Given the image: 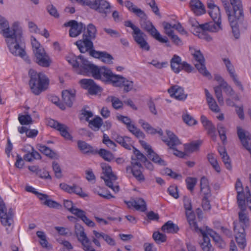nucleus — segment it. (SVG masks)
Segmentation results:
<instances>
[{
    "label": "nucleus",
    "instance_id": "1",
    "mask_svg": "<svg viewBox=\"0 0 251 251\" xmlns=\"http://www.w3.org/2000/svg\"><path fill=\"white\" fill-rule=\"evenodd\" d=\"M1 30L10 52L15 56L29 61L25 50L23 30L19 23L15 22L10 27L7 20L1 17Z\"/></svg>",
    "mask_w": 251,
    "mask_h": 251
},
{
    "label": "nucleus",
    "instance_id": "2",
    "mask_svg": "<svg viewBox=\"0 0 251 251\" xmlns=\"http://www.w3.org/2000/svg\"><path fill=\"white\" fill-rule=\"evenodd\" d=\"M207 7L209 9V14L213 20V22L205 23L203 24L198 23L197 28L198 37L207 41L212 40V38L206 33V31L217 32L222 29L221 15L219 7L216 5L212 0H209Z\"/></svg>",
    "mask_w": 251,
    "mask_h": 251
},
{
    "label": "nucleus",
    "instance_id": "3",
    "mask_svg": "<svg viewBox=\"0 0 251 251\" xmlns=\"http://www.w3.org/2000/svg\"><path fill=\"white\" fill-rule=\"evenodd\" d=\"M84 62L83 65L86 75H91L96 79L111 83L113 85L118 78V75L114 74L110 69L106 67H99L89 61Z\"/></svg>",
    "mask_w": 251,
    "mask_h": 251
},
{
    "label": "nucleus",
    "instance_id": "4",
    "mask_svg": "<svg viewBox=\"0 0 251 251\" xmlns=\"http://www.w3.org/2000/svg\"><path fill=\"white\" fill-rule=\"evenodd\" d=\"M28 74L30 77L29 84L34 94L39 95L42 92L47 89L50 80L45 74L37 73L33 69H30Z\"/></svg>",
    "mask_w": 251,
    "mask_h": 251
},
{
    "label": "nucleus",
    "instance_id": "5",
    "mask_svg": "<svg viewBox=\"0 0 251 251\" xmlns=\"http://www.w3.org/2000/svg\"><path fill=\"white\" fill-rule=\"evenodd\" d=\"M14 212L11 208L8 209L5 203L1 200V224L5 228L7 234L13 230L14 224Z\"/></svg>",
    "mask_w": 251,
    "mask_h": 251
},
{
    "label": "nucleus",
    "instance_id": "6",
    "mask_svg": "<svg viewBox=\"0 0 251 251\" xmlns=\"http://www.w3.org/2000/svg\"><path fill=\"white\" fill-rule=\"evenodd\" d=\"M75 232L78 241L81 243L82 249L84 251H96L92 247V243L85 232L82 226L76 224L75 226Z\"/></svg>",
    "mask_w": 251,
    "mask_h": 251
},
{
    "label": "nucleus",
    "instance_id": "7",
    "mask_svg": "<svg viewBox=\"0 0 251 251\" xmlns=\"http://www.w3.org/2000/svg\"><path fill=\"white\" fill-rule=\"evenodd\" d=\"M191 53L195 60V66L199 73L208 78H211L210 73L207 70L205 65V59L200 50L190 48Z\"/></svg>",
    "mask_w": 251,
    "mask_h": 251
},
{
    "label": "nucleus",
    "instance_id": "8",
    "mask_svg": "<svg viewBox=\"0 0 251 251\" xmlns=\"http://www.w3.org/2000/svg\"><path fill=\"white\" fill-rule=\"evenodd\" d=\"M101 167L103 171V176H101L106 186L112 189L114 192H118L119 187L113 186V181L117 179V176L112 173L111 167L106 163H101Z\"/></svg>",
    "mask_w": 251,
    "mask_h": 251
},
{
    "label": "nucleus",
    "instance_id": "9",
    "mask_svg": "<svg viewBox=\"0 0 251 251\" xmlns=\"http://www.w3.org/2000/svg\"><path fill=\"white\" fill-rule=\"evenodd\" d=\"M230 3L232 7V10L230 8L231 16L233 19L230 20L228 19L229 22L234 24L235 19H243L244 18L243 8L241 0H229Z\"/></svg>",
    "mask_w": 251,
    "mask_h": 251
},
{
    "label": "nucleus",
    "instance_id": "10",
    "mask_svg": "<svg viewBox=\"0 0 251 251\" xmlns=\"http://www.w3.org/2000/svg\"><path fill=\"white\" fill-rule=\"evenodd\" d=\"M234 231L237 244L240 248L244 249L246 246L245 228L241 224L233 223Z\"/></svg>",
    "mask_w": 251,
    "mask_h": 251
},
{
    "label": "nucleus",
    "instance_id": "11",
    "mask_svg": "<svg viewBox=\"0 0 251 251\" xmlns=\"http://www.w3.org/2000/svg\"><path fill=\"white\" fill-rule=\"evenodd\" d=\"M75 45L81 53L89 52L90 54L91 51L95 50L92 40L88 38L85 34H83L82 39L75 42Z\"/></svg>",
    "mask_w": 251,
    "mask_h": 251
},
{
    "label": "nucleus",
    "instance_id": "12",
    "mask_svg": "<svg viewBox=\"0 0 251 251\" xmlns=\"http://www.w3.org/2000/svg\"><path fill=\"white\" fill-rule=\"evenodd\" d=\"M64 26H70L69 35L71 37H75L81 34L85 29V25L82 23H78L75 20H71L64 25Z\"/></svg>",
    "mask_w": 251,
    "mask_h": 251
},
{
    "label": "nucleus",
    "instance_id": "13",
    "mask_svg": "<svg viewBox=\"0 0 251 251\" xmlns=\"http://www.w3.org/2000/svg\"><path fill=\"white\" fill-rule=\"evenodd\" d=\"M79 83L83 88L88 90L91 95H97L102 91V89L92 79H81Z\"/></svg>",
    "mask_w": 251,
    "mask_h": 251
},
{
    "label": "nucleus",
    "instance_id": "14",
    "mask_svg": "<svg viewBox=\"0 0 251 251\" xmlns=\"http://www.w3.org/2000/svg\"><path fill=\"white\" fill-rule=\"evenodd\" d=\"M132 36L140 49L146 51L150 50V46L146 40V35L141 29Z\"/></svg>",
    "mask_w": 251,
    "mask_h": 251
},
{
    "label": "nucleus",
    "instance_id": "15",
    "mask_svg": "<svg viewBox=\"0 0 251 251\" xmlns=\"http://www.w3.org/2000/svg\"><path fill=\"white\" fill-rule=\"evenodd\" d=\"M224 64L226 68V69L229 74L230 76L232 78L234 83L237 87L239 88L240 90L243 91L244 89V87L239 80L237 75L235 73V71L233 66L231 64L230 61L228 58H223L222 59Z\"/></svg>",
    "mask_w": 251,
    "mask_h": 251
},
{
    "label": "nucleus",
    "instance_id": "16",
    "mask_svg": "<svg viewBox=\"0 0 251 251\" xmlns=\"http://www.w3.org/2000/svg\"><path fill=\"white\" fill-rule=\"evenodd\" d=\"M166 133L167 137L163 135L161 139L169 147L170 149L175 150L177 146L181 144L177 137L172 131L167 130Z\"/></svg>",
    "mask_w": 251,
    "mask_h": 251
},
{
    "label": "nucleus",
    "instance_id": "17",
    "mask_svg": "<svg viewBox=\"0 0 251 251\" xmlns=\"http://www.w3.org/2000/svg\"><path fill=\"white\" fill-rule=\"evenodd\" d=\"M67 60L74 68L80 70L79 73L85 75L86 70L84 67L83 63L84 61H88L84 58L82 55H79L77 57L75 56H68L67 57Z\"/></svg>",
    "mask_w": 251,
    "mask_h": 251
},
{
    "label": "nucleus",
    "instance_id": "18",
    "mask_svg": "<svg viewBox=\"0 0 251 251\" xmlns=\"http://www.w3.org/2000/svg\"><path fill=\"white\" fill-rule=\"evenodd\" d=\"M143 170L142 164H138V165L131 164V166H127L126 168L127 173H131L136 179L140 181L145 180V177L142 173Z\"/></svg>",
    "mask_w": 251,
    "mask_h": 251
},
{
    "label": "nucleus",
    "instance_id": "19",
    "mask_svg": "<svg viewBox=\"0 0 251 251\" xmlns=\"http://www.w3.org/2000/svg\"><path fill=\"white\" fill-rule=\"evenodd\" d=\"M124 5L129 11L134 13L141 19L146 20L147 19V16L144 11L138 8L131 0L125 1Z\"/></svg>",
    "mask_w": 251,
    "mask_h": 251
},
{
    "label": "nucleus",
    "instance_id": "20",
    "mask_svg": "<svg viewBox=\"0 0 251 251\" xmlns=\"http://www.w3.org/2000/svg\"><path fill=\"white\" fill-rule=\"evenodd\" d=\"M36 63L44 67H49L51 63V60L44 50H41L35 54Z\"/></svg>",
    "mask_w": 251,
    "mask_h": 251
},
{
    "label": "nucleus",
    "instance_id": "21",
    "mask_svg": "<svg viewBox=\"0 0 251 251\" xmlns=\"http://www.w3.org/2000/svg\"><path fill=\"white\" fill-rule=\"evenodd\" d=\"M113 85L116 87H123L124 92L127 93L132 89L133 82L121 75H118V78L116 79Z\"/></svg>",
    "mask_w": 251,
    "mask_h": 251
},
{
    "label": "nucleus",
    "instance_id": "22",
    "mask_svg": "<svg viewBox=\"0 0 251 251\" xmlns=\"http://www.w3.org/2000/svg\"><path fill=\"white\" fill-rule=\"evenodd\" d=\"M60 188L68 193H75L82 198L87 196V195L82 192V189L78 185H73L70 186L66 183H62L60 184Z\"/></svg>",
    "mask_w": 251,
    "mask_h": 251
},
{
    "label": "nucleus",
    "instance_id": "23",
    "mask_svg": "<svg viewBox=\"0 0 251 251\" xmlns=\"http://www.w3.org/2000/svg\"><path fill=\"white\" fill-rule=\"evenodd\" d=\"M168 92L171 97H174L178 100H184L187 95L184 94V89L178 85H174L168 89Z\"/></svg>",
    "mask_w": 251,
    "mask_h": 251
},
{
    "label": "nucleus",
    "instance_id": "24",
    "mask_svg": "<svg viewBox=\"0 0 251 251\" xmlns=\"http://www.w3.org/2000/svg\"><path fill=\"white\" fill-rule=\"evenodd\" d=\"M90 55L93 57L100 59L105 63L111 64L113 63V57L106 51H97L92 50L90 52Z\"/></svg>",
    "mask_w": 251,
    "mask_h": 251
},
{
    "label": "nucleus",
    "instance_id": "25",
    "mask_svg": "<svg viewBox=\"0 0 251 251\" xmlns=\"http://www.w3.org/2000/svg\"><path fill=\"white\" fill-rule=\"evenodd\" d=\"M189 5L191 10L196 15H201L206 12L204 5L200 0H191Z\"/></svg>",
    "mask_w": 251,
    "mask_h": 251
},
{
    "label": "nucleus",
    "instance_id": "26",
    "mask_svg": "<svg viewBox=\"0 0 251 251\" xmlns=\"http://www.w3.org/2000/svg\"><path fill=\"white\" fill-rule=\"evenodd\" d=\"M75 91L65 90L62 92L63 103L64 105L71 107L75 100Z\"/></svg>",
    "mask_w": 251,
    "mask_h": 251
},
{
    "label": "nucleus",
    "instance_id": "27",
    "mask_svg": "<svg viewBox=\"0 0 251 251\" xmlns=\"http://www.w3.org/2000/svg\"><path fill=\"white\" fill-rule=\"evenodd\" d=\"M129 207L133 206L136 210L144 212L147 210L146 201L142 198H136L127 202Z\"/></svg>",
    "mask_w": 251,
    "mask_h": 251
},
{
    "label": "nucleus",
    "instance_id": "28",
    "mask_svg": "<svg viewBox=\"0 0 251 251\" xmlns=\"http://www.w3.org/2000/svg\"><path fill=\"white\" fill-rule=\"evenodd\" d=\"M133 154L131 157V164L138 165V164H142L147 160L146 157L136 148H133Z\"/></svg>",
    "mask_w": 251,
    "mask_h": 251
},
{
    "label": "nucleus",
    "instance_id": "29",
    "mask_svg": "<svg viewBox=\"0 0 251 251\" xmlns=\"http://www.w3.org/2000/svg\"><path fill=\"white\" fill-rule=\"evenodd\" d=\"M201 120L203 126L207 130L208 133L212 137L215 136L216 128L211 122L208 120L207 118L204 115H202L201 116Z\"/></svg>",
    "mask_w": 251,
    "mask_h": 251
},
{
    "label": "nucleus",
    "instance_id": "30",
    "mask_svg": "<svg viewBox=\"0 0 251 251\" xmlns=\"http://www.w3.org/2000/svg\"><path fill=\"white\" fill-rule=\"evenodd\" d=\"M201 232L202 234V240L200 242V244L202 251H214L209 237L204 232Z\"/></svg>",
    "mask_w": 251,
    "mask_h": 251
},
{
    "label": "nucleus",
    "instance_id": "31",
    "mask_svg": "<svg viewBox=\"0 0 251 251\" xmlns=\"http://www.w3.org/2000/svg\"><path fill=\"white\" fill-rule=\"evenodd\" d=\"M185 214L190 227L197 232H201L202 230L199 228L196 222L194 212L192 210L189 212H185Z\"/></svg>",
    "mask_w": 251,
    "mask_h": 251
},
{
    "label": "nucleus",
    "instance_id": "32",
    "mask_svg": "<svg viewBox=\"0 0 251 251\" xmlns=\"http://www.w3.org/2000/svg\"><path fill=\"white\" fill-rule=\"evenodd\" d=\"M170 63L171 68L175 73L178 74L181 71L182 62L179 56L174 55Z\"/></svg>",
    "mask_w": 251,
    "mask_h": 251
},
{
    "label": "nucleus",
    "instance_id": "33",
    "mask_svg": "<svg viewBox=\"0 0 251 251\" xmlns=\"http://www.w3.org/2000/svg\"><path fill=\"white\" fill-rule=\"evenodd\" d=\"M237 134L242 144L248 150L251 148V142L249 144L248 141V137L246 135L244 130L240 127H237Z\"/></svg>",
    "mask_w": 251,
    "mask_h": 251
},
{
    "label": "nucleus",
    "instance_id": "34",
    "mask_svg": "<svg viewBox=\"0 0 251 251\" xmlns=\"http://www.w3.org/2000/svg\"><path fill=\"white\" fill-rule=\"evenodd\" d=\"M218 151L220 155L222 156L223 161L226 167L228 170H230L232 168L231 161L224 147H220L218 149Z\"/></svg>",
    "mask_w": 251,
    "mask_h": 251
},
{
    "label": "nucleus",
    "instance_id": "35",
    "mask_svg": "<svg viewBox=\"0 0 251 251\" xmlns=\"http://www.w3.org/2000/svg\"><path fill=\"white\" fill-rule=\"evenodd\" d=\"M178 226L171 221L166 223L161 227L162 230L166 233H176L178 230Z\"/></svg>",
    "mask_w": 251,
    "mask_h": 251
},
{
    "label": "nucleus",
    "instance_id": "36",
    "mask_svg": "<svg viewBox=\"0 0 251 251\" xmlns=\"http://www.w3.org/2000/svg\"><path fill=\"white\" fill-rule=\"evenodd\" d=\"M239 223L238 224H241L244 226V227L248 226L249 224V216L247 210H240L238 212ZM236 223L238 222H235Z\"/></svg>",
    "mask_w": 251,
    "mask_h": 251
},
{
    "label": "nucleus",
    "instance_id": "37",
    "mask_svg": "<svg viewBox=\"0 0 251 251\" xmlns=\"http://www.w3.org/2000/svg\"><path fill=\"white\" fill-rule=\"evenodd\" d=\"M103 124L102 119L97 116L94 118L93 120L89 121V126L94 131H98Z\"/></svg>",
    "mask_w": 251,
    "mask_h": 251
},
{
    "label": "nucleus",
    "instance_id": "38",
    "mask_svg": "<svg viewBox=\"0 0 251 251\" xmlns=\"http://www.w3.org/2000/svg\"><path fill=\"white\" fill-rule=\"evenodd\" d=\"M105 100L107 102H111L112 107L115 109H119L123 105V102L119 99L113 96H108Z\"/></svg>",
    "mask_w": 251,
    "mask_h": 251
},
{
    "label": "nucleus",
    "instance_id": "39",
    "mask_svg": "<svg viewBox=\"0 0 251 251\" xmlns=\"http://www.w3.org/2000/svg\"><path fill=\"white\" fill-rule=\"evenodd\" d=\"M76 214V216L83 221L88 226L94 227L95 226L94 222L87 217L86 213L83 210L78 211Z\"/></svg>",
    "mask_w": 251,
    "mask_h": 251
},
{
    "label": "nucleus",
    "instance_id": "40",
    "mask_svg": "<svg viewBox=\"0 0 251 251\" xmlns=\"http://www.w3.org/2000/svg\"><path fill=\"white\" fill-rule=\"evenodd\" d=\"M156 40H158L161 43H167L168 42V39L167 37H162L160 33L157 31V30L155 28V27H153L149 32H148Z\"/></svg>",
    "mask_w": 251,
    "mask_h": 251
},
{
    "label": "nucleus",
    "instance_id": "41",
    "mask_svg": "<svg viewBox=\"0 0 251 251\" xmlns=\"http://www.w3.org/2000/svg\"><path fill=\"white\" fill-rule=\"evenodd\" d=\"M77 146L79 149L84 153L93 152L94 151L93 147L84 141H78Z\"/></svg>",
    "mask_w": 251,
    "mask_h": 251
},
{
    "label": "nucleus",
    "instance_id": "42",
    "mask_svg": "<svg viewBox=\"0 0 251 251\" xmlns=\"http://www.w3.org/2000/svg\"><path fill=\"white\" fill-rule=\"evenodd\" d=\"M128 130L134 135L137 138L139 139H144L145 138V134L139 128H138L134 124H131L127 128Z\"/></svg>",
    "mask_w": 251,
    "mask_h": 251
},
{
    "label": "nucleus",
    "instance_id": "43",
    "mask_svg": "<svg viewBox=\"0 0 251 251\" xmlns=\"http://www.w3.org/2000/svg\"><path fill=\"white\" fill-rule=\"evenodd\" d=\"M147 155L149 158L154 163L160 165H166L165 161L162 159L153 151L149 153V154Z\"/></svg>",
    "mask_w": 251,
    "mask_h": 251
},
{
    "label": "nucleus",
    "instance_id": "44",
    "mask_svg": "<svg viewBox=\"0 0 251 251\" xmlns=\"http://www.w3.org/2000/svg\"><path fill=\"white\" fill-rule=\"evenodd\" d=\"M201 191L204 195L208 194L210 193V189L208 179L204 176L201 178Z\"/></svg>",
    "mask_w": 251,
    "mask_h": 251
},
{
    "label": "nucleus",
    "instance_id": "45",
    "mask_svg": "<svg viewBox=\"0 0 251 251\" xmlns=\"http://www.w3.org/2000/svg\"><path fill=\"white\" fill-rule=\"evenodd\" d=\"M96 26L92 24H89L87 27V31L84 34H85L88 38L93 40L96 38Z\"/></svg>",
    "mask_w": 251,
    "mask_h": 251
},
{
    "label": "nucleus",
    "instance_id": "46",
    "mask_svg": "<svg viewBox=\"0 0 251 251\" xmlns=\"http://www.w3.org/2000/svg\"><path fill=\"white\" fill-rule=\"evenodd\" d=\"M38 150L46 156H48L51 158L55 157V153L49 147L42 145H38Z\"/></svg>",
    "mask_w": 251,
    "mask_h": 251
},
{
    "label": "nucleus",
    "instance_id": "47",
    "mask_svg": "<svg viewBox=\"0 0 251 251\" xmlns=\"http://www.w3.org/2000/svg\"><path fill=\"white\" fill-rule=\"evenodd\" d=\"M49 196L45 199H43L44 201L43 204L50 208H53L56 209H60L61 208V205L58 202L53 201L51 199H48Z\"/></svg>",
    "mask_w": 251,
    "mask_h": 251
},
{
    "label": "nucleus",
    "instance_id": "48",
    "mask_svg": "<svg viewBox=\"0 0 251 251\" xmlns=\"http://www.w3.org/2000/svg\"><path fill=\"white\" fill-rule=\"evenodd\" d=\"M68 126L62 124L57 130L59 131L61 136L66 139L72 140V137L68 131Z\"/></svg>",
    "mask_w": 251,
    "mask_h": 251
},
{
    "label": "nucleus",
    "instance_id": "49",
    "mask_svg": "<svg viewBox=\"0 0 251 251\" xmlns=\"http://www.w3.org/2000/svg\"><path fill=\"white\" fill-rule=\"evenodd\" d=\"M98 153L103 159L108 162H110L114 158L112 153L105 149H100Z\"/></svg>",
    "mask_w": 251,
    "mask_h": 251
},
{
    "label": "nucleus",
    "instance_id": "50",
    "mask_svg": "<svg viewBox=\"0 0 251 251\" xmlns=\"http://www.w3.org/2000/svg\"><path fill=\"white\" fill-rule=\"evenodd\" d=\"M207 159L212 166V167L214 168L215 171L217 172H220L221 171L220 167L218 163L217 160L215 158L214 154L213 153H209L207 155Z\"/></svg>",
    "mask_w": 251,
    "mask_h": 251
},
{
    "label": "nucleus",
    "instance_id": "51",
    "mask_svg": "<svg viewBox=\"0 0 251 251\" xmlns=\"http://www.w3.org/2000/svg\"><path fill=\"white\" fill-rule=\"evenodd\" d=\"M64 206L66 209L75 216H76V213H77L78 211L81 210L74 206L72 201L69 200L64 201Z\"/></svg>",
    "mask_w": 251,
    "mask_h": 251
},
{
    "label": "nucleus",
    "instance_id": "52",
    "mask_svg": "<svg viewBox=\"0 0 251 251\" xmlns=\"http://www.w3.org/2000/svg\"><path fill=\"white\" fill-rule=\"evenodd\" d=\"M152 238L157 244L165 242L166 240V236L158 231L153 233Z\"/></svg>",
    "mask_w": 251,
    "mask_h": 251
},
{
    "label": "nucleus",
    "instance_id": "53",
    "mask_svg": "<svg viewBox=\"0 0 251 251\" xmlns=\"http://www.w3.org/2000/svg\"><path fill=\"white\" fill-rule=\"evenodd\" d=\"M25 190L27 192H31L37 196V197L41 200L43 201L48 197V195L45 194L41 193L36 191L35 189L30 186H26L25 187Z\"/></svg>",
    "mask_w": 251,
    "mask_h": 251
},
{
    "label": "nucleus",
    "instance_id": "54",
    "mask_svg": "<svg viewBox=\"0 0 251 251\" xmlns=\"http://www.w3.org/2000/svg\"><path fill=\"white\" fill-rule=\"evenodd\" d=\"M217 130L220 139L224 143L226 140V129L225 127L222 124H219L217 126Z\"/></svg>",
    "mask_w": 251,
    "mask_h": 251
},
{
    "label": "nucleus",
    "instance_id": "55",
    "mask_svg": "<svg viewBox=\"0 0 251 251\" xmlns=\"http://www.w3.org/2000/svg\"><path fill=\"white\" fill-rule=\"evenodd\" d=\"M201 144L200 142L196 141L185 145V150L189 152H192L197 151Z\"/></svg>",
    "mask_w": 251,
    "mask_h": 251
},
{
    "label": "nucleus",
    "instance_id": "56",
    "mask_svg": "<svg viewBox=\"0 0 251 251\" xmlns=\"http://www.w3.org/2000/svg\"><path fill=\"white\" fill-rule=\"evenodd\" d=\"M36 234L40 239V245L42 246V247L47 248L48 242L46 239V236L45 233L43 231H38L37 232Z\"/></svg>",
    "mask_w": 251,
    "mask_h": 251
},
{
    "label": "nucleus",
    "instance_id": "57",
    "mask_svg": "<svg viewBox=\"0 0 251 251\" xmlns=\"http://www.w3.org/2000/svg\"><path fill=\"white\" fill-rule=\"evenodd\" d=\"M242 19H235L234 24H232V23L229 22L230 25V26L232 29V33L236 39H238L240 37V34L239 29L238 27H237L236 25L238 21L242 20Z\"/></svg>",
    "mask_w": 251,
    "mask_h": 251
},
{
    "label": "nucleus",
    "instance_id": "58",
    "mask_svg": "<svg viewBox=\"0 0 251 251\" xmlns=\"http://www.w3.org/2000/svg\"><path fill=\"white\" fill-rule=\"evenodd\" d=\"M18 120L20 124L22 125H29L32 124V118L29 115H19Z\"/></svg>",
    "mask_w": 251,
    "mask_h": 251
},
{
    "label": "nucleus",
    "instance_id": "59",
    "mask_svg": "<svg viewBox=\"0 0 251 251\" xmlns=\"http://www.w3.org/2000/svg\"><path fill=\"white\" fill-rule=\"evenodd\" d=\"M207 102L211 111L216 113H218L220 111V109L213 98L207 100Z\"/></svg>",
    "mask_w": 251,
    "mask_h": 251
},
{
    "label": "nucleus",
    "instance_id": "60",
    "mask_svg": "<svg viewBox=\"0 0 251 251\" xmlns=\"http://www.w3.org/2000/svg\"><path fill=\"white\" fill-rule=\"evenodd\" d=\"M221 88L222 87L220 86H216L214 88L216 97L217 98V100L220 104L224 103V99Z\"/></svg>",
    "mask_w": 251,
    "mask_h": 251
},
{
    "label": "nucleus",
    "instance_id": "61",
    "mask_svg": "<svg viewBox=\"0 0 251 251\" xmlns=\"http://www.w3.org/2000/svg\"><path fill=\"white\" fill-rule=\"evenodd\" d=\"M221 87L223 88L225 93L228 96H233L235 95V92L232 88L229 86L227 82H224L221 85Z\"/></svg>",
    "mask_w": 251,
    "mask_h": 251
},
{
    "label": "nucleus",
    "instance_id": "62",
    "mask_svg": "<svg viewBox=\"0 0 251 251\" xmlns=\"http://www.w3.org/2000/svg\"><path fill=\"white\" fill-rule=\"evenodd\" d=\"M31 41L34 54L36 53L37 52H38V51L41 50H44L41 47L40 44L38 41H37L35 37H31Z\"/></svg>",
    "mask_w": 251,
    "mask_h": 251
},
{
    "label": "nucleus",
    "instance_id": "63",
    "mask_svg": "<svg viewBox=\"0 0 251 251\" xmlns=\"http://www.w3.org/2000/svg\"><path fill=\"white\" fill-rule=\"evenodd\" d=\"M162 25L166 34H167L170 37L174 34V31L173 30H172V28H173V25L169 23L165 22H163Z\"/></svg>",
    "mask_w": 251,
    "mask_h": 251
},
{
    "label": "nucleus",
    "instance_id": "64",
    "mask_svg": "<svg viewBox=\"0 0 251 251\" xmlns=\"http://www.w3.org/2000/svg\"><path fill=\"white\" fill-rule=\"evenodd\" d=\"M182 119L184 123L189 126L194 125L197 124V121L188 114L183 115Z\"/></svg>",
    "mask_w": 251,
    "mask_h": 251
}]
</instances>
